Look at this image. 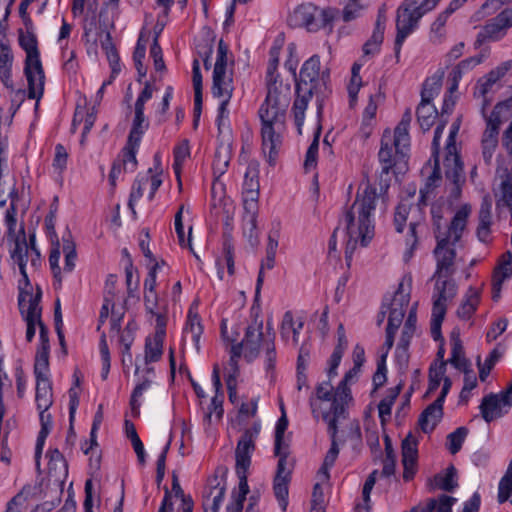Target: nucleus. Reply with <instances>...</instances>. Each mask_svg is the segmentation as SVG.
I'll list each match as a JSON object with an SVG mask.
<instances>
[{"instance_id":"obj_32","label":"nucleus","mask_w":512,"mask_h":512,"mask_svg":"<svg viewBox=\"0 0 512 512\" xmlns=\"http://www.w3.org/2000/svg\"><path fill=\"white\" fill-rule=\"evenodd\" d=\"M296 93L297 96L293 103L292 112L297 130L301 134L305 120V111L307 110L308 104L315 92L304 89L298 90L296 87Z\"/></svg>"},{"instance_id":"obj_14","label":"nucleus","mask_w":512,"mask_h":512,"mask_svg":"<svg viewBox=\"0 0 512 512\" xmlns=\"http://www.w3.org/2000/svg\"><path fill=\"white\" fill-rule=\"evenodd\" d=\"M328 80L329 72L321 71L320 57L313 55L303 63L296 87L298 90L304 89L318 93L326 89Z\"/></svg>"},{"instance_id":"obj_4","label":"nucleus","mask_w":512,"mask_h":512,"mask_svg":"<svg viewBox=\"0 0 512 512\" xmlns=\"http://www.w3.org/2000/svg\"><path fill=\"white\" fill-rule=\"evenodd\" d=\"M286 110L287 107L263 102L258 111L261 121L262 151L270 165L275 164L282 146V138L286 130Z\"/></svg>"},{"instance_id":"obj_11","label":"nucleus","mask_w":512,"mask_h":512,"mask_svg":"<svg viewBox=\"0 0 512 512\" xmlns=\"http://www.w3.org/2000/svg\"><path fill=\"white\" fill-rule=\"evenodd\" d=\"M337 15L335 9H319L311 3L298 6L289 16L288 23L292 27H304L309 32L322 28L332 29V22Z\"/></svg>"},{"instance_id":"obj_13","label":"nucleus","mask_w":512,"mask_h":512,"mask_svg":"<svg viewBox=\"0 0 512 512\" xmlns=\"http://www.w3.org/2000/svg\"><path fill=\"white\" fill-rule=\"evenodd\" d=\"M165 266L166 262L164 260L154 261L149 266V271L143 284L144 307L146 312L154 317L166 316L168 309L167 302L161 299L156 291L157 273L162 271Z\"/></svg>"},{"instance_id":"obj_58","label":"nucleus","mask_w":512,"mask_h":512,"mask_svg":"<svg viewBox=\"0 0 512 512\" xmlns=\"http://www.w3.org/2000/svg\"><path fill=\"white\" fill-rule=\"evenodd\" d=\"M441 76L428 78L423 85L421 92V102L431 103L432 99L439 93L441 88Z\"/></svg>"},{"instance_id":"obj_3","label":"nucleus","mask_w":512,"mask_h":512,"mask_svg":"<svg viewBox=\"0 0 512 512\" xmlns=\"http://www.w3.org/2000/svg\"><path fill=\"white\" fill-rule=\"evenodd\" d=\"M232 68L228 66V46L223 40H220L217 48V57L213 70L212 94L220 98L216 124L219 133L229 125L228 104L233 94Z\"/></svg>"},{"instance_id":"obj_55","label":"nucleus","mask_w":512,"mask_h":512,"mask_svg":"<svg viewBox=\"0 0 512 512\" xmlns=\"http://www.w3.org/2000/svg\"><path fill=\"white\" fill-rule=\"evenodd\" d=\"M148 178L143 174H138L131 188L128 206L135 214V205L144 195V190L147 186Z\"/></svg>"},{"instance_id":"obj_27","label":"nucleus","mask_w":512,"mask_h":512,"mask_svg":"<svg viewBox=\"0 0 512 512\" xmlns=\"http://www.w3.org/2000/svg\"><path fill=\"white\" fill-rule=\"evenodd\" d=\"M290 100V86L284 84L277 77L267 78V95L264 102L271 105L288 107Z\"/></svg>"},{"instance_id":"obj_19","label":"nucleus","mask_w":512,"mask_h":512,"mask_svg":"<svg viewBox=\"0 0 512 512\" xmlns=\"http://www.w3.org/2000/svg\"><path fill=\"white\" fill-rule=\"evenodd\" d=\"M504 107L496 105L487 119L486 130L482 138V153L484 161L489 164L498 145L499 127L501 125L500 112Z\"/></svg>"},{"instance_id":"obj_29","label":"nucleus","mask_w":512,"mask_h":512,"mask_svg":"<svg viewBox=\"0 0 512 512\" xmlns=\"http://www.w3.org/2000/svg\"><path fill=\"white\" fill-rule=\"evenodd\" d=\"M49 337H46L45 331L41 329V343L36 351L34 363V375L36 380L49 379Z\"/></svg>"},{"instance_id":"obj_62","label":"nucleus","mask_w":512,"mask_h":512,"mask_svg":"<svg viewBox=\"0 0 512 512\" xmlns=\"http://www.w3.org/2000/svg\"><path fill=\"white\" fill-rule=\"evenodd\" d=\"M498 81L499 79L496 78L495 75L490 71L478 80L475 95L483 97L484 102H486L487 94L493 90V87L497 84Z\"/></svg>"},{"instance_id":"obj_41","label":"nucleus","mask_w":512,"mask_h":512,"mask_svg":"<svg viewBox=\"0 0 512 512\" xmlns=\"http://www.w3.org/2000/svg\"><path fill=\"white\" fill-rule=\"evenodd\" d=\"M442 177L439 167V159H435L434 167L428 175L425 185L420 189V202L426 205L427 200L434 188L438 187L441 183Z\"/></svg>"},{"instance_id":"obj_33","label":"nucleus","mask_w":512,"mask_h":512,"mask_svg":"<svg viewBox=\"0 0 512 512\" xmlns=\"http://www.w3.org/2000/svg\"><path fill=\"white\" fill-rule=\"evenodd\" d=\"M460 119H456L450 127L447 143L445 146V159L444 165H454V169L459 168L460 157L456 146V137L460 129Z\"/></svg>"},{"instance_id":"obj_5","label":"nucleus","mask_w":512,"mask_h":512,"mask_svg":"<svg viewBox=\"0 0 512 512\" xmlns=\"http://www.w3.org/2000/svg\"><path fill=\"white\" fill-rule=\"evenodd\" d=\"M346 382L343 380L336 390L329 382H322L316 388L317 400L312 403L313 413L320 414L328 426L333 427L346 417V406L350 400Z\"/></svg>"},{"instance_id":"obj_63","label":"nucleus","mask_w":512,"mask_h":512,"mask_svg":"<svg viewBox=\"0 0 512 512\" xmlns=\"http://www.w3.org/2000/svg\"><path fill=\"white\" fill-rule=\"evenodd\" d=\"M274 452L279 458L278 463H283L284 468L293 467L292 462L288 459L289 443L285 440V437H275Z\"/></svg>"},{"instance_id":"obj_40","label":"nucleus","mask_w":512,"mask_h":512,"mask_svg":"<svg viewBox=\"0 0 512 512\" xmlns=\"http://www.w3.org/2000/svg\"><path fill=\"white\" fill-rule=\"evenodd\" d=\"M494 196L497 209L512 204V173L502 179L498 189L494 191Z\"/></svg>"},{"instance_id":"obj_26","label":"nucleus","mask_w":512,"mask_h":512,"mask_svg":"<svg viewBox=\"0 0 512 512\" xmlns=\"http://www.w3.org/2000/svg\"><path fill=\"white\" fill-rule=\"evenodd\" d=\"M418 441L415 436L409 433L402 442V463L404 466L403 478L409 481L415 474L418 457Z\"/></svg>"},{"instance_id":"obj_15","label":"nucleus","mask_w":512,"mask_h":512,"mask_svg":"<svg viewBox=\"0 0 512 512\" xmlns=\"http://www.w3.org/2000/svg\"><path fill=\"white\" fill-rule=\"evenodd\" d=\"M153 88L146 83L143 90L136 99L134 106V118L129 132L128 140L131 143H139L149 127V122L144 116L145 103L152 98Z\"/></svg>"},{"instance_id":"obj_42","label":"nucleus","mask_w":512,"mask_h":512,"mask_svg":"<svg viewBox=\"0 0 512 512\" xmlns=\"http://www.w3.org/2000/svg\"><path fill=\"white\" fill-rule=\"evenodd\" d=\"M430 485L432 489L438 488L444 491H452L458 485L455 467L449 466L445 473L435 475Z\"/></svg>"},{"instance_id":"obj_25","label":"nucleus","mask_w":512,"mask_h":512,"mask_svg":"<svg viewBox=\"0 0 512 512\" xmlns=\"http://www.w3.org/2000/svg\"><path fill=\"white\" fill-rule=\"evenodd\" d=\"M409 302L410 294L405 292L403 289V284H400L390 305L387 327L398 330L403 321Z\"/></svg>"},{"instance_id":"obj_53","label":"nucleus","mask_w":512,"mask_h":512,"mask_svg":"<svg viewBox=\"0 0 512 512\" xmlns=\"http://www.w3.org/2000/svg\"><path fill=\"white\" fill-rule=\"evenodd\" d=\"M446 178L453 183L452 196L457 199L461 194V185L464 182L463 164L459 161V171L454 169V165H444Z\"/></svg>"},{"instance_id":"obj_10","label":"nucleus","mask_w":512,"mask_h":512,"mask_svg":"<svg viewBox=\"0 0 512 512\" xmlns=\"http://www.w3.org/2000/svg\"><path fill=\"white\" fill-rule=\"evenodd\" d=\"M19 42L26 52L24 70L28 81V97L39 100L44 92L45 75L40 61L36 37L31 33L22 34Z\"/></svg>"},{"instance_id":"obj_57","label":"nucleus","mask_w":512,"mask_h":512,"mask_svg":"<svg viewBox=\"0 0 512 512\" xmlns=\"http://www.w3.org/2000/svg\"><path fill=\"white\" fill-rule=\"evenodd\" d=\"M468 435V429L464 426L458 427L447 436V448L451 454L458 453Z\"/></svg>"},{"instance_id":"obj_7","label":"nucleus","mask_w":512,"mask_h":512,"mask_svg":"<svg viewBox=\"0 0 512 512\" xmlns=\"http://www.w3.org/2000/svg\"><path fill=\"white\" fill-rule=\"evenodd\" d=\"M440 0H404L397 9L395 57L400 58L402 45L406 38L417 29L420 19L432 11Z\"/></svg>"},{"instance_id":"obj_6","label":"nucleus","mask_w":512,"mask_h":512,"mask_svg":"<svg viewBox=\"0 0 512 512\" xmlns=\"http://www.w3.org/2000/svg\"><path fill=\"white\" fill-rule=\"evenodd\" d=\"M412 120L411 111L408 109L402 115L401 121L395 127L394 132L385 130L381 139V147L378 153L382 173L388 174L396 165L398 158L405 156L410 146L409 127Z\"/></svg>"},{"instance_id":"obj_30","label":"nucleus","mask_w":512,"mask_h":512,"mask_svg":"<svg viewBox=\"0 0 512 512\" xmlns=\"http://www.w3.org/2000/svg\"><path fill=\"white\" fill-rule=\"evenodd\" d=\"M249 194L251 195V199L244 198V233L248 234L250 241L253 238L257 237V226H256V216L258 210L257 197L258 193L255 190H250Z\"/></svg>"},{"instance_id":"obj_31","label":"nucleus","mask_w":512,"mask_h":512,"mask_svg":"<svg viewBox=\"0 0 512 512\" xmlns=\"http://www.w3.org/2000/svg\"><path fill=\"white\" fill-rule=\"evenodd\" d=\"M203 334V325L197 312L189 310L185 326L183 328V340L189 335L197 352L200 351V339Z\"/></svg>"},{"instance_id":"obj_8","label":"nucleus","mask_w":512,"mask_h":512,"mask_svg":"<svg viewBox=\"0 0 512 512\" xmlns=\"http://www.w3.org/2000/svg\"><path fill=\"white\" fill-rule=\"evenodd\" d=\"M257 433V430H255V432L246 430L237 443L235 450V469L239 479L238 492L233 493L232 501L227 506L228 512H241L244 506V501L246 500V496L249 493L247 473L251 465V456L255 450L254 439Z\"/></svg>"},{"instance_id":"obj_28","label":"nucleus","mask_w":512,"mask_h":512,"mask_svg":"<svg viewBox=\"0 0 512 512\" xmlns=\"http://www.w3.org/2000/svg\"><path fill=\"white\" fill-rule=\"evenodd\" d=\"M291 472L292 468H284L283 463H278L273 490L282 511H286L288 506V485Z\"/></svg>"},{"instance_id":"obj_38","label":"nucleus","mask_w":512,"mask_h":512,"mask_svg":"<svg viewBox=\"0 0 512 512\" xmlns=\"http://www.w3.org/2000/svg\"><path fill=\"white\" fill-rule=\"evenodd\" d=\"M35 403L37 409H49L53 404V391L50 379L36 380Z\"/></svg>"},{"instance_id":"obj_24","label":"nucleus","mask_w":512,"mask_h":512,"mask_svg":"<svg viewBox=\"0 0 512 512\" xmlns=\"http://www.w3.org/2000/svg\"><path fill=\"white\" fill-rule=\"evenodd\" d=\"M512 277V253H504L498 265L495 267L492 276V299L498 301L501 297L503 283Z\"/></svg>"},{"instance_id":"obj_18","label":"nucleus","mask_w":512,"mask_h":512,"mask_svg":"<svg viewBox=\"0 0 512 512\" xmlns=\"http://www.w3.org/2000/svg\"><path fill=\"white\" fill-rule=\"evenodd\" d=\"M155 333L145 340L144 361L148 365L157 362L163 355V344L166 336V316L155 317Z\"/></svg>"},{"instance_id":"obj_49","label":"nucleus","mask_w":512,"mask_h":512,"mask_svg":"<svg viewBox=\"0 0 512 512\" xmlns=\"http://www.w3.org/2000/svg\"><path fill=\"white\" fill-rule=\"evenodd\" d=\"M139 143H131L127 141L126 146L122 151V159L117 160L116 162H120L121 167L125 172H133L137 167V159L136 154L139 148Z\"/></svg>"},{"instance_id":"obj_21","label":"nucleus","mask_w":512,"mask_h":512,"mask_svg":"<svg viewBox=\"0 0 512 512\" xmlns=\"http://www.w3.org/2000/svg\"><path fill=\"white\" fill-rule=\"evenodd\" d=\"M471 211L472 207L470 204H463L456 211L450 223H446V227L442 228L437 235L447 238V241H450L452 245H456L465 232Z\"/></svg>"},{"instance_id":"obj_61","label":"nucleus","mask_w":512,"mask_h":512,"mask_svg":"<svg viewBox=\"0 0 512 512\" xmlns=\"http://www.w3.org/2000/svg\"><path fill=\"white\" fill-rule=\"evenodd\" d=\"M501 357L500 352L497 349H493L489 356L485 359L484 363H481V358L478 356L477 364L479 368V378L481 381H485L489 376L492 368Z\"/></svg>"},{"instance_id":"obj_45","label":"nucleus","mask_w":512,"mask_h":512,"mask_svg":"<svg viewBox=\"0 0 512 512\" xmlns=\"http://www.w3.org/2000/svg\"><path fill=\"white\" fill-rule=\"evenodd\" d=\"M448 362L453 365L456 369L462 370L469 367V361L464 355V349L460 338L456 335H452L451 338V357Z\"/></svg>"},{"instance_id":"obj_46","label":"nucleus","mask_w":512,"mask_h":512,"mask_svg":"<svg viewBox=\"0 0 512 512\" xmlns=\"http://www.w3.org/2000/svg\"><path fill=\"white\" fill-rule=\"evenodd\" d=\"M446 362H434L429 369V386L427 395L433 394L440 386L441 382L445 379H450L445 376Z\"/></svg>"},{"instance_id":"obj_23","label":"nucleus","mask_w":512,"mask_h":512,"mask_svg":"<svg viewBox=\"0 0 512 512\" xmlns=\"http://www.w3.org/2000/svg\"><path fill=\"white\" fill-rule=\"evenodd\" d=\"M436 283L433 292V312L441 310L446 314L447 302L451 300L457 292L455 283L444 275H436Z\"/></svg>"},{"instance_id":"obj_59","label":"nucleus","mask_w":512,"mask_h":512,"mask_svg":"<svg viewBox=\"0 0 512 512\" xmlns=\"http://www.w3.org/2000/svg\"><path fill=\"white\" fill-rule=\"evenodd\" d=\"M4 223L9 238L15 241L16 237H20V229L17 231V209L13 203L5 211Z\"/></svg>"},{"instance_id":"obj_12","label":"nucleus","mask_w":512,"mask_h":512,"mask_svg":"<svg viewBox=\"0 0 512 512\" xmlns=\"http://www.w3.org/2000/svg\"><path fill=\"white\" fill-rule=\"evenodd\" d=\"M41 297L42 291L39 287H37L35 294H19V309L27 326L25 335L27 342H32L36 333V328L39 329V343H41V329L45 331L46 337H49L48 328L41 318Z\"/></svg>"},{"instance_id":"obj_1","label":"nucleus","mask_w":512,"mask_h":512,"mask_svg":"<svg viewBox=\"0 0 512 512\" xmlns=\"http://www.w3.org/2000/svg\"><path fill=\"white\" fill-rule=\"evenodd\" d=\"M377 200L376 189L366 186L339 221L344 234L345 258L349 262L358 246H367L374 237L373 212Z\"/></svg>"},{"instance_id":"obj_17","label":"nucleus","mask_w":512,"mask_h":512,"mask_svg":"<svg viewBox=\"0 0 512 512\" xmlns=\"http://www.w3.org/2000/svg\"><path fill=\"white\" fill-rule=\"evenodd\" d=\"M512 407L511 397L502 393H489L484 396L479 405L482 418L486 423L506 415Z\"/></svg>"},{"instance_id":"obj_47","label":"nucleus","mask_w":512,"mask_h":512,"mask_svg":"<svg viewBox=\"0 0 512 512\" xmlns=\"http://www.w3.org/2000/svg\"><path fill=\"white\" fill-rule=\"evenodd\" d=\"M416 113L420 127L424 131L429 130L437 116V110L435 107L431 103L421 102Z\"/></svg>"},{"instance_id":"obj_43","label":"nucleus","mask_w":512,"mask_h":512,"mask_svg":"<svg viewBox=\"0 0 512 512\" xmlns=\"http://www.w3.org/2000/svg\"><path fill=\"white\" fill-rule=\"evenodd\" d=\"M136 326L128 323L123 331H120V319L111 321V333L119 334V343L126 350H130L135 339Z\"/></svg>"},{"instance_id":"obj_48","label":"nucleus","mask_w":512,"mask_h":512,"mask_svg":"<svg viewBox=\"0 0 512 512\" xmlns=\"http://www.w3.org/2000/svg\"><path fill=\"white\" fill-rule=\"evenodd\" d=\"M155 161L156 165L154 168H149L146 173L143 174V176H147L149 186V193H148V200L152 201L154 199V196L157 192V190L162 185V169L160 167V162L158 159V155H155Z\"/></svg>"},{"instance_id":"obj_34","label":"nucleus","mask_w":512,"mask_h":512,"mask_svg":"<svg viewBox=\"0 0 512 512\" xmlns=\"http://www.w3.org/2000/svg\"><path fill=\"white\" fill-rule=\"evenodd\" d=\"M304 326L301 319L295 320L291 311L285 312L281 324V337L292 342L296 346L299 342V334Z\"/></svg>"},{"instance_id":"obj_22","label":"nucleus","mask_w":512,"mask_h":512,"mask_svg":"<svg viewBox=\"0 0 512 512\" xmlns=\"http://www.w3.org/2000/svg\"><path fill=\"white\" fill-rule=\"evenodd\" d=\"M437 245L434 250V255L437 262V269L433 277L436 275H444L449 277L453 273V264L456 257L455 245H452L447 238H442L441 235L435 236Z\"/></svg>"},{"instance_id":"obj_37","label":"nucleus","mask_w":512,"mask_h":512,"mask_svg":"<svg viewBox=\"0 0 512 512\" xmlns=\"http://www.w3.org/2000/svg\"><path fill=\"white\" fill-rule=\"evenodd\" d=\"M12 62L13 55L8 42L0 43V79L8 88L13 86L11 78Z\"/></svg>"},{"instance_id":"obj_36","label":"nucleus","mask_w":512,"mask_h":512,"mask_svg":"<svg viewBox=\"0 0 512 512\" xmlns=\"http://www.w3.org/2000/svg\"><path fill=\"white\" fill-rule=\"evenodd\" d=\"M328 432L331 437V447L328 450V452L326 453L323 464L318 472V474L322 478V480L329 479V470L333 467V465L339 455V448H338V445L336 442L337 424H334L333 427L328 426Z\"/></svg>"},{"instance_id":"obj_16","label":"nucleus","mask_w":512,"mask_h":512,"mask_svg":"<svg viewBox=\"0 0 512 512\" xmlns=\"http://www.w3.org/2000/svg\"><path fill=\"white\" fill-rule=\"evenodd\" d=\"M452 386L451 379H445L441 392L420 415L418 423L424 433L432 432L443 416V404Z\"/></svg>"},{"instance_id":"obj_54","label":"nucleus","mask_w":512,"mask_h":512,"mask_svg":"<svg viewBox=\"0 0 512 512\" xmlns=\"http://www.w3.org/2000/svg\"><path fill=\"white\" fill-rule=\"evenodd\" d=\"M173 156V170L179 176L184 162L190 157V146L187 139L182 140L174 147Z\"/></svg>"},{"instance_id":"obj_2","label":"nucleus","mask_w":512,"mask_h":512,"mask_svg":"<svg viewBox=\"0 0 512 512\" xmlns=\"http://www.w3.org/2000/svg\"><path fill=\"white\" fill-rule=\"evenodd\" d=\"M221 336L228 343H235L231 347L232 357H239L242 353L248 361H253L259 356L260 350L264 351V365L267 373H273L276 366V349L274 334H263V321L258 316L245 330L244 338L236 343L239 332H229L227 319L221 321Z\"/></svg>"},{"instance_id":"obj_60","label":"nucleus","mask_w":512,"mask_h":512,"mask_svg":"<svg viewBox=\"0 0 512 512\" xmlns=\"http://www.w3.org/2000/svg\"><path fill=\"white\" fill-rule=\"evenodd\" d=\"M230 162V153L228 147L221 146L217 149L213 160V171L214 174L219 176L223 175Z\"/></svg>"},{"instance_id":"obj_44","label":"nucleus","mask_w":512,"mask_h":512,"mask_svg":"<svg viewBox=\"0 0 512 512\" xmlns=\"http://www.w3.org/2000/svg\"><path fill=\"white\" fill-rule=\"evenodd\" d=\"M39 411V420L41 424V429L39 431L37 441H36V458L39 457V455L42 452L45 440L50 433L51 427H52V417L51 414L48 413L49 409H37Z\"/></svg>"},{"instance_id":"obj_64","label":"nucleus","mask_w":512,"mask_h":512,"mask_svg":"<svg viewBox=\"0 0 512 512\" xmlns=\"http://www.w3.org/2000/svg\"><path fill=\"white\" fill-rule=\"evenodd\" d=\"M399 394V388L391 389L389 394L385 396L378 404L379 417L384 421L391 416L392 406Z\"/></svg>"},{"instance_id":"obj_35","label":"nucleus","mask_w":512,"mask_h":512,"mask_svg":"<svg viewBox=\"0 0 512 512\" xmlns=\"http://www.w3.org/2000/svg\"><path fill=\"white\" fill-rule=\"evenodd\" d=\"M491 202L488 199H484L481 203L479 210V223L477 227V237L481 242H488L491 233L492 214H491Z\"/></svg>"},{"instance_id":"obj_39","label":"nucleus","mask_w":512,"mask_h":512,"mask_svg":"<svg viewBox=\"0 0 512 512\" xmlns=\"http://www.w3.org/2000/svg\"><path fill=\"white\" fill-rule=\"evenodd\" d=\"M480 303V293L475 288H469L464 300L457 309V315L462 320H469L476 312Z\"/></svg>"},{"instance_id":"obj_50","label":"nucleus","mask_w":512,"mask_h":512,"mask_svg":"<svg viewBox=\"0 0 512 512\" xmlns=\"http://www.w3.org/2000/svg\"><path fill=\"white\" fill-rule=\"evenodd\" d=\"M448 17L443 13H439L435 20L432 22L429 31V40L433 44H441L446 39V23Z\"/></svg>"},{"instance_id":"obj_51","label":"nucleus","mask_w":512,"mask_h":512,"mask_svg":"<svg viewBox=\"0 0 512 512\" xmlns=\"http://www.w3.org/2000/svg\"><path fill=\"white\" fill-rule=\"evenodd\" d=\"M218 275L223 279V269L227 268L228 274H234V249L229 240L223 242V257L217 260Z\"/></svg>"},{"instance_id":"obj_52","label":"nucleus","mask_w":512,"mask_h":512,"mask_svg":"<svg viewBox=\"0 0 512 512\" xmlns=\"http://www.w3.org/2000/svg\"><path fill=\"white\" fill-rule=\"evenodd\" d=\"M223 413V395H214L204 412V422L207 424L218 422L221 420Z\"/></svg>"},{"instance_id":"obj_9","label":"nucleus","mask_w":512,"mask_h":512,"mask_svg":"<svg viewBox=\"0 0 512 512\" xmlns=\"http://www.w3.org/2000/svg\"><path fill=\"white\" fill-rule=\"evenodd\" d=\"M20 237H16L14 247L10 251V256L14 264L19 268L21 279L19 280V294H34L33 287L30 283L27 266L28 264L33 270H37L41 265V255L36 247V236L30 234L26 239L24 227L20 226Z\"/></svg>"},{"instance_id":"obj_56","label":"nucleus","mask_w":512,"mask_h":512,"mask_svg":"<svg viewBox=\"0 0 512 512\" xmlns=\"http://www.w3.org/2000/svg\"><path fill=\"white\" fill-rule=\"evenodd\" d=\"M368 5L369 0H349L342 12L343 20L349 22L358 18Z\"/></svg>"},{"instance_id":"obj_20","label":"nucleus","mask_w":512,"mask_h":512,"mask_svg":"<svg viewBox=\"0 0 512 512\" xmlns=\"http://www.w3.org/2000/svg\"><path fill=\"white\" fill-rule=\"evenodd\" d=\"M512 26V8H506L496 17L486 23L478 34L477 42L483 40H499L505 34L509 27Z\"/></svg>"}]
</instances>
